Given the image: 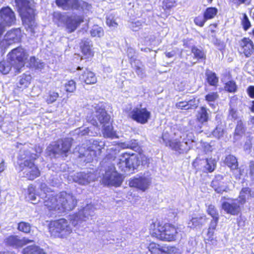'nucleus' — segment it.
<instances>
[{"mask_svg": "<svg viewBox=\"0 0 254 254\" xmlns=\"http://www.w3.org/2000/svg\"><path fill=\"white\" fill-rule=\"evenodd\" d=\"M43 203L45 209L53 214L73 210L76 200L72 194L63 191L58 195H46Z\"/></svg>", "mask_w": 254, "mask_h": 254, "instance_id": "1", "label": "nucleus"}, {"mask_svg": "<svg viewBox=\"0 0 254 254\" xmlns=\"http://www.w3.org/2000/svg\"><path fill=\"white\" fill-rule=\"evenodd\" d=\"M179 228L177 226L156 219L152 221L149 228L151 236L162 242L175 241L178 237Z\"/></svg>", "mask_w": 254, "mask_h": 254, "instance_id": "2", "label": "nucleus"}, {"mask_svg": "<svg viewBox=\"0 0 254 254\" xmlns=\"http://www.w3.org/2000/svg\"><path fill=\"white\" fill-rule=\"evenodd\" d=\"M38 155L28 150H24L18 157L20 171L23 172V177L28 180L33 181L41 175L40 171L35 161L38 158Z\"/></svg>", "mask_w": 254, "mask_h": 254, "instance_id": "3", "label": "nucleus"}, {"mask_svg": "<svg viewBox=\"0 0 254 254\" xmlns=\"http://www.w3.org/2000/svg\"><path fill=\"white\" fill-rule=\"evenodd\" d=\"M149 158L142 153H134L128 152L123 153L119 159L117 165L122 171L127 169L134 170L140 166H148Z\"/></svg>", "mask_w": 254, "mask_h": 254, "instance_id": "4", "label": "nucleus"}, {"mask_svg": "<svg viewBox=\"0 0 254 254\" xmlns=\"http://www.w3.org/2000/svg\"><path fill=\"white\" fill-rule=\"evenodd\" d=\"M53 21L59 27L64 26L68 33L74 32L84 21L83 15L73 13L66 15L61 12H54L53 14Z\"/></svg>", "mask_w": 254, "mask_h": 254, "instance_id": "5", "label": "nucleus"}, {"mask_svg": "<svg viewBox=\"0 0 254 254\" xmlns=\"http://www.w3.org/2000/svg\"><path fill=\"white\" fill-rule=\"evenodd\" d=\"M23 25L31 31L36 26L35 9L33 7L29 0H15Z\"/></svg>", "mask_w": 254, "mask_h": 254, "instance_id": "6", "label": "nucleus"}, {"mask_svg": "<svg viewBox=\"0 0 254 254\" xmlns=\"http://www.w3.org/2000/svg\"><path fill=\"white\" fill-rule=\"evenodd\" d=\"M48 227L51 235L54 237L63 238L72 232L70 225L65 218L51 220Z\"/></svg>", "mask_w": 254, "mask_h": 254, "instance_id": "7", "label": "nucleus"}, {"mask_svg": "<svg viewBox=\"0 0 254 254\" xmlns=\"http://www.w3.org/2000/svg\"><path fill=\"white\" fill-rule=\"evenodd\" d=\"M7 56L8 60L13 64L15 73H20L28 58L26 51L21 47H17L11 50Z\"/></svg>", "mask_w": 254, "mask_h": 254, "instance_id": "8", "label": "nucleus"}, {"mask_svg": "<svg viewBox=\"0 0 254 254\" xmlns=\"http://www.w3.org/2000/svg\"><path fill=\"white\" fill-rule=\"evenodd\" d=\"M105 143L101 140H89L87 143L86 148L83 153H80V158H84L83 161L86 163L92 162L93 159L100 155L104 148Z\"/></svg>", "mask_w": 254, "mask_h": 254, "instance_id": "9", "label": "nucleus"}, {"mask_svg": "<svg viewBox=\"0 0 254 254\" xmlns=\"http://www.w3.org/2000/svg\"><path fill=\"white\" fill-rule=\"evenodd\" d=\"M57 5L64 10L69 8L86 13L92 9L91 3L83 0H55Z\"/></svg>", "mask_w": 254, "mask_h": 254, "instance_id": "10", "label": "nucleus"}, {"mask_svg": "<svg viewBox=\"0 0 254 254\" xmlns=\"http://www.w3.org/2000/svg\"><path fill=\"white\" fill-rule=\"evenodd\" d=\"M147 249L150 254H181L175 246L162 245L154 241L148 244Z\"/></svg>", "mask_w": 254, "mask_h": 254, "instance_id": "11", "label": "nucleus"}, {"mask_svg": "<svg viewBox=\"0 0 254 254\" xmlns=\"http://www.w3.org/2000/svg\"><path fill=\"white\" fill-rule=\"evenodd\" d=\"M102 181L105 185L107 186L120 187L123 182V179L115 167L108 168L105 172L103 177Z\"/></svg>", "mask_w": 254, "mask_h": 254, "instance_id": "12", "label": "nucleus"}, {"mask_svg": "<svg viewBox=\"0 0 254 254\" xmlns=\"http://www.w3.org/2000/svg\"><path fill=\"white\" fill-rule=\"evenodd\" d=\"M79 49L81 58L86 61H91L94 57V48L91 41L88 39H83L79 43Z\"/></svg>", "mask_w": 254, "mask_h": 254, "instance_id": "13", "label": "nucleus"}, {"mask_svg": "<svg viewBox=\"0 0 254 254\" xmlns=\"http://www.w3.org/2000/svg\"><path fill=\"white\" fill-rule=\"evenodd\" d=\"M151 114L145 107H135L130 112L129 117L133 121L140 124H145L151 118Z\"/></svg>", "mask_w": 254, "mask_h": 254, "instance_id": "14", "label": "nucleus"}, {"mask_svg": "<svg viewBox=\"0 0 254 254\" xmlns=\"http://www.w3.org/2000/svg\"><path fill=\"white\" fill-rule=\"evenodd\" d=\"M237 50L240 55L250 58L254 54V43L249 37H243L239 41Z\"/></svg>", "mask_w": 254, "mask_h": 254, "instance_id": "15", "label": "nucleus"}, {"mask_svg": "<svg viewBox=\"0 0 254 254\" xmlns=\"http://www.w3.org/2000/svg\"><path fill=\"white\" fill-rule=\"evenodd\" d=\"M95 114L92 115L90 122L96 127L98 126V122L101 125L108 124L110 122V117L104 108L96 106L95 107Z\"/></svg>", "mask_w": 254, "mask_h": 254, "instance_id": "16", "label": "nucleus"}, {"mask_svg": "<svg viewBox=\"0 0 254 254\" xmlns=\"http://www.w3.org/2000/svg\"><path fill=\"white\" fill-rule=\"evenodd\" d=\"M0 22L5 27H10L15 24L16 15L13 10L8 6L2 7L0 9Z\"/></svg>", "mask_w": 254, "mask_h": 254, "instance_id": "17", "label": "nucleus"}, {"mask_svg": "<svg viewBox=\"0 0 254 254\" xmlns=\"http://www.w3.org/2000/svg\"><path fill=\"white\" fill-rule=\"evenodd\" d=\"M231 202L223 201L221 204L222 209L227 213L237 216L242 213V207L237 199L229 198Z\"/></svg>", "mask_w": 254, "mask_h": 254, "instance_id": "18", "label": "nucleus"}, {"mask_svg": "<svg viewBox=\"0 0 254 254\" xmlns=\"http://www.w3.org/2000/svg\"><path fill=\"white\" fill-rule=\"evenodd\" d=\"M151 183L150 179L144 176H139L130 179L128 184L130 187L145 191L148 189Z\"/></svg>", "mask_w": 254, "mask_h": 254, "instance_id": "19", "label": "nucleus"}, {"mask_svg": "<svg viewBox=\"0 0 254 254\" xmlns=\"http://www.w3.org/2000/svg\"><path fill=\"white\" fill-rule=\"evenodd\" d=\"M206 212L213 218L210 222L207 232V235L209 237H211L213 236L214 231L217 226L219 220V213L216 207L212 204L208 205Z\"/></svg>", "mask_w": 254, "mask_h": 254, "instance_id": "20", "label": "nucleus"}, {"mask_svg": "<svg viewBox=\"0 0 254 254\" xmlns=\"http://www.w3.org/2000/svg\"><path fill=\"white\" fill-rule=\"evenodd\" d=\"M33 241V240L25 237L19 239L18 236L11 235L5 238L3 243L6 246L18 248L32 243Z\"/></svg>", "mask_w": 254, "mask_h": 254, "instance_id": "21", "label": "nucleus"}, {"mask_svg": "<svg viewBox=\"0 0 254 254\" xmlns=\"http://www.w3.org/2000/svg\"><path fill=\"white\" fill-rule=\"evenodd\" d=\"M22 37V34L20 28H12L6 32L4 36V40L8 45H12L20 43Z\"/></svg>", "mask_w": 254, "mask_h": 254, "instance_id": "22", "label": "nucleus"}, {"mask_svg": "<svg viewBox=\"0 0 254 254\" xmlns=\"http://www.w3.org/2000/svg\"><path fill=\"white\" fill-rule=\"evenodd\" d=\"M211 186L217 193H222L227 190L226 183L224 181V177L221 175L215 176L211 181Z\"/></svg>", "mask_w": 254, "mask_h": 254, "instance_id": "23", "label": "nucleus"}, {"mask_svg": "<svg viewBox=\"0 0 254 254\" xmlns=\"http://www.w3.org/2000/svg\"><path fill=\"white\" fill-rule=\"evenodd\" d=\"M79 78L86 84H94L97 81L95 73L87 68L80 75Z\"/></svg>", "mask_w": 254, "mask_h": 254, "instance_id": "24", "label": "nucleus"}, {"mask_svg": "<svg viewBox=\"0 0 254 254\" xmlns=\"http://www.w3.org/2000/svg\"><path fill=\"white\" fill-rule=\"evenodd\" d=\"M176 107L182 110H195L197 108L195 98L190 99L188 101H182L176 103Z\"/></svg>", "mask_w": 254, "mask_h": 254, "instance_id": "25", "label": "nucleus"}, {"mask_svg": "<svg viewBox=\"0 0 254 254\" xmlns=\"http://www.w3.org/2000/svg\"><path fill=\"white\" fill-rule=\"evenodd\" d=\"M32 77L29 74H23L20 77L16 89L18 91H23L30 85Z\"/></svg>", "mask_w": 254, "mask_h": 254, "instance_id": "26", "label": "nucleus"}, {"mask_svg": "<svg viewBox=\"0 0 254 254\" xmlns=\"http://www.w3.org/2000/svg\"><path fill=\"white\" fill-rule=\"evenodd\" d=\"M163 141L166 146L170 147L172 150L178 152L179 153H183L184 149L183 148L182 142L177 139H169L166 141L163 139Z\"/></svg>", "mask_w": 254, "mask_h": 254, "instance_id": "27", "label": "nucleus"}, {"mask_svg": "<svg viewBox=\"0 0 254 254\" xmlns=\"http://www.w3.org/2000/svg\"><path fill=\"white\" fill-rule=\"evenodd\" d=\"M72 142L68 138H65L62 140L60 144V155L63 157H66L70 151Z\"/></svg>", "mask_w": 254, "mask_h": 254, "instance_id": "28", "label": "nucleus"}, {"mask_svg": "<svg viewBox=\"0 0 254 254\" xmlns=\"http://www.w3.org/2000/svg\"><path fill=\"white\" fill-rule=\"evenodd\" d=\"M254 197V193L251 189L248 187H244L241 189L239 195V203L242 205L244 204L247 199Z\"/></svg>", "mask_w": 254, "mask_h": 254, "instance_id": "29", "label": "nucleus"}, {"mask_svg": "<svg viewBox=\"0 0 254 254\" xmlns=\"http://www.w3.org/2000/svg\"><path fill=\"white\" fill-rule=\"evenodd\" d=\"M209 109L205 106H201L196 115V120L199 123L203 124L207 122L209 119Z\"/></svg>", "mask_w": 254, "mask_h": 254, "instance_id": "30", "label": "nucleus"}, {"mask_svg": "<svg viewBox=\"0 0 254 254\" xmlns=\"http://www.w3.org/2000/svg\"><path fill=\"white\" fill-rule=\"evenodd\" d=\"M224 164L231 170H237L239 163L237 158L234 155L229 154L227 155L224 160Z\"/></svg>", "mask_w": 254, "mask_h": 254, "instance_id": "31", "label": "nucleus"}, {"mask_svg": "<svg viewBox=\"0 0 254 254\" xmlns=\"http://www.w3.org/2000/svg\"><path fill=\"white\" fill-rule=\"evenodd\" d=\"M60 97L59 93L54 90L48 91L44 96L45 102L48 104L55 103Z\"/></svg>", "mask_w": 254, "mask_h": 254, "instance_id": "32", "label": "nucleus"}, {"mask_svg": "<svg viewBox=\"0 0 254 254\" xmlns=\"http://www.w3.org/2000/svg\"><path fill=\"white\" fill-rule=\"evenodd\" d=\"M102 133L104 137L114 138L117 137L116 132L113 130V127L110 123L102 125Z\"/></svg>", "mask_w": 254, "mask_h": 254, "instance_id": "33", "label": "nucleus"}, {"mask_svg": "<svg viewBox=\"0 0 254 254\" xmlns=\"http://www.w3.org/2000/svg\"><path fill=\"white\" fill-rule=\"evenodd\" d=\"M203 160L204 161L203 166L204 168H206L205 169H203L204 173H209L213 172L216 167V162L214 159L212 158H204Z\"/></svg>", "mask_w": 254, "mask_h": 254, "instance_id": "34", "label": "nucleus"}, {"mask_svg": "<svg viewBox=\"0 0 254 254\" xmlns=\"http://www.w3.org/2000/svg\"><path fill=\"white\" fill-rule=\"evenodd\" d=\"M191 52L193 55V58L198 61H204L206 59L205 52L202 49H199L197 47L193 46L191 48Z\"/></svg>", "mask_w": 254, "mask_h": 254, "instance_id": "35", "label": "nucleus"}, {"mask_svg": "<svg viewBox=\"0 0 254 254\" xmlns=\"http://www.w3.org/2000/svg\"><path fill=\"white\" fill-rule=\"evenodd\" d=\"M13 64L11 62L6 60L0 61V72L2 74H7L11 70Z\"/></svg>", "mask_w": 254, "mask_h": 254, "instance_id": "36", "label": "nucleus"}, {"mask_svg": "<svg viewBox=\"0 0 254 254\" xmlns=\"http://www.w3.org/2000/svg\"><path fill=\"white\" fill-rule=\"evenodd\" d=\"M22 254H46V253L39 247L31 245L23 249Z\"/></svg>", "mask_w": 254, "mask_h": 254, "instance_id": "37", "label": "nucleus"}, {"mask_svg": "<svg viewBox=\"0 0 254 254\" xmlns=\"http://www.w3.org/2000/svg\"><path fill=\"white\" fill-rule=\"evenodd\" d=\"M238 85L233 79H230L224 84V89L228 93H234L238 91Z\"/></svg>", "mask_w": 254, "mask_h": 254, "instance_id": "38", "label": "nucleus"}, {"mask_svg": "<svg viewBox=\"0 0 254 254\" xmlns=\"http://www.w3.org/2000/svg\"><path fill=\"white\" fill-rule=\"evenodd\" d=\"M206 80L210 86L217 87L218 86L219 78L214 72L206 73Z\"/></svg>", "mask_w": 254, "mask_h": 254, "instance_id": "39", "label": "nucleus"}, {"mask_svg": "<svg viewBox=\"0 0 254 254\" xmlns=\"http://www.w3.org/2000/svg\"><path fill=\"white\" fill-rule=\"evenodd\" d=\"M218 13V9L216 7H208L203 11V13L207 20L214 18Z\"/></svg>", "mask_w": 254, "mask_h": 254, "instance_id": "40", "label": "nucleus"}, {"mask_svg": "<svg viewBox=\"0 0 254 254\" xmlns=\"http://www.w3.org/2000/svg\"><path fill=\"white\" fill-rule=\"evenodd\" d=\"M60 144L55 142L54 144H50L47 147V151L49 155L53 156L56 158L57 157V155H60Z\"/></svg>", "mask_w": 254, "mask_h": 254, "instance_id": "41", "label": "nucleus"}, {"mask_svg": "<svg viewBox=\"0 0 254 254\" xmlns=\"http://www.w3.org/2000/svg\"><path fill=\"white\" fill-rule=\"evenodd\" d=\"M204 158H200L197 157L192 162V166L195 170L196 172H202L203 173V169L206 168H204Z\"/></svg>", "mask_w": 254, "mask_h": 254, "instance_id": "42", "label": "nucleus"}, {"mask_svg": "<svg viewBox=\"0 0 254 254\" xmlns=\"http://www.w3.org/2000/svg\"><path fill=\"white\" fill-rule=\"evenodd\" d=\"M90 33L92 37H101L104 35V30L97 25H94L90 31Z\"/></svg>", "mask_w": 254, "mask_h": 254, "instance_id": "43", "label": "nucleus"}, {"mask_svg": "<svg viewBox=\"0 0 254 254\" xmlns=\"http://www.w3.org/2000/svg\"><path fill=\"white\" fill-rule=\"evenodd\" d=\"M64 90L67 93H73L75 91L76 89V83L73 79H70L64 85Z\"/></svg>", "mask_w": 254, "mask_h": 254, "instance_id": "44", "label": "nucleus"}, {"mask_svg": "<svg viewBox=\"0 0 254 254\" xmlns=\"http://www.w3.org/2000/svg\"><path fill=\"white\" fill-rule=\"evenodd\" d=\"M17 229L24 233L28 234L31 231V226L28 222L21 221L18 223Z\"/></svg>", "mask_w": 254, "mask_h": 254, "instance_id": "45", "label": "nucleus"}, {"mask_svg": "<svg viewBox=\"0 0 254 254\" xmlns=\"http://www.w3.org/2000/svg\"><path fill=\"white\" fill-rule=\"evenodd\" d=\"M246 131V127H245L244 124H243L242 120H239L237 122L235 132L234 135L237 136H241L242 134H244Z\"/></svg>", "mask_w": 254, "mask_h": 254, "instance_id": "46", "label": "nucleus"}, {"mask_svg": "<svg viewBox=\"0 0 254 254\" xmlns=\"http://www.w3.org/2000/svg\"><path fill=\"white\" fill-rule=\"evenodd\" d=\"M177 4L176 0H163L162 7L165 10H170Z\"/></svg>", "mask_w": 254, "mask_h": 254, "instance_id": "47", "label": "nucleus"}, {"mask_svg": "<svg viewBox=\"0 0 254 254\" xmlns=\"http://www.w3.org/2000/svg\"><path fill=\"white\" fill-rule=\"evenodd\" d=\"M202 220V217H192L191 219L190 220L189 224L190 225V227L193 228L201 226L203 225Z\"/></svg>", "mask_w": 254, "mask_h": 254, "instance_id": "48", "label": "nucleus"}, {"mask_svg": "<svg viewBox=\"0 0 254 254\" xmlns=\"http://www.w3.org/2000/svg\"><path fill=\"white\" fill-rule=\"evenodd\" d=\"M207 19L205 18V16L203 14L202 15H198V16L194 17L193 19V22L194 24L200 27H202L206 22L207 21Z\"/></svg>", "mask_w": 254, "mask_h": 254, "instance_id": "49", "label": "nucleus"}, {"mask_svg": "<svg viewBox=\"0 0 254 254\" xmlns=\"http://www.w3.org/2000/svg\"><path fill=\"white\" fill-rule=\"evenodd\" d=\"M243 16L241 23L243 29L245 31H247L251 27V23L246 13H243Z\"/></svg>", "mask_w": 254, "mask_h": 254, "instance_id": "50", "label": "nucleus"}, {"mask_svg": "<svg viewBox=\"0 0 254 254\" xmlns=\"http://www.w3.org/2000/svg\"><path fill=\"white\" fill-rule=\"evenodd\" d=\"M219 98V94L217 92H209L205 96V100L208 103L215 102Z\"/></svg>", "mask_w": 254, "mask_h": 254, "instance_id": "51", "label": "nucleus"}, {"mask_svg": "<svg viewBox=\"0 0 254 254\" xmlns=\"http://www.w3.org/2000/svg\"><path fill=\"white\" fill-rule=\"evenodd\" d=\"M224 133V129L220 126H216L212 132L213 135L218 139L223 137Z\"/></svg>", "mask_w": 254, "mask_h": 254, "instance_id": "52", "label": "nucleus"}, {"mask_svg": "<svg viewBox=\"0 0 254 254\" xmlns=\"http://www.w3.org/2000/svg\"><path fill=\"white\" fill-rule=\"evenodd\" d=\"M106 24L109 27H117L118 23L115 21L113 16H109L106 17Z\"/></svg>", "mask_w": 254, "mask_h": 254, "instance_id": "53", "label": "nucleus"}, {"mask_svg": "<svg viewBox=\"0 0 254 254\" xmlns=\"http://www.w3.org/2000/svg\"><path fill=\"white\" fill-rule=\"evenodd\" d=\"M249 175L252 181H254V161H251L249 165Z\"/></svg>", "mask_w": 254, "mask_h": 254, "instance_id": "54", "label": "nucleus"}, {"mask_svg": "<svg viewBox=\"0 0 254 254\" xmlns=\"http://www.w3.org/2000/svg\"><path fill=\"white\" fill-rule=\"evenodd\" d=\"M229 116L231 117L233 119L236 120L238 119L237 111L234 108H230L229 110Z\"/></svg>", "mask_w": 254, "mask_h": 254, "instance_id": "55", "label": "nucleus"}, {"mask_svg": "<svg viewBox=\"0 0 254 254\" xmlns=\"http://www.w3.org/2000/svg\"><path fill=\"white\" fill-rule=\"evenodd\" d=\"M247 93L251 98H254V86L250 85L247 89Z\"/></svg>", "mask_w": 254, "mask_h": 254, "instance_id": "56", "label": "nucleus"}, {"mask_svg": "<svg viewBox=\"0 0 254 254\" xmlns=\"http://www.w3.org/2000/svg\"><path fill=\"white\" fill-rule=\"evenodd\" d=\"M217 26L218 24L217 23H210L208 26L210 33L212 34H215L216 32V29L217 28Z\"/></svg>", "mask_w": 254, "mask_h": 254, "instance_id": "57", "label": "nucleus"}, {"mask_svg": "<svg viewBox=\"0 0 254 254\" xmlns=\"http://www.w3.org/2000/svg\"><path fill=\"white\" fill-rule=\"evenodd\" d=\"M214 45L220 48V49H223L225 47V44L223 42L221 41L218 39H216L214 42Z\"/></svg>", "mask_w": 254, "mask_h": 254, "instance_id": "58", "label": "nucleus"}, {"mask_svg": "<svg viewBox=\"0 0 254 254\" xmlns=\"http://www.w3.org/2000/svg\"><path fill=\"white\" fill-rule=\"evenodd\" d=\"M28 195L35 194V187L33 185H30L27 188Z\"/></svg>", "mask_w": 254, "mask_h": 254, "instance_id": "59", "label": "nucleus"}, {"mask_svg": "<svg viewBox=\"0 0 254 254\" xmlns=\"http://www.w3.org/2000/svg\"><path fill=\"white\" fill-rule=\"evenodd\" d=\"M5 163L3 159L0 158V173L5 170Z\"/></svg>", "mask_w": 254, "mask_h": 254, "instance_id": "60", "label": "nucleus"}, {"mask_svg": "<svg viewBox=\"0 0 254 254\" xmlns=\"http://www.w3.org/2000/svg\"><path fill=\"white\" fill-rule=\"evenodd\" d=\"M5 26L3 24L0 22V38L2 36L5 31Z\"/></svg>", "mask_w": 254, "mask_h": 254, "instance_id": "61", "label": "nucleus"}, {"mask_svg": "<svg viewBox=\"0 0 254 254\" xmlns=\"http://www.w3.org/2000/svg\"><path fill=\"white\" fill-rule=\"evenodd\" d=\"M237 223L239 226H244L245 225V221L242 218L237 219Z\"/></svg>", "mask_w": 254, "mask_h": 254, "instance_id": "62", "label": "nucleus"}, {"mask_svg": "<svg viewBox=\"0 0 254 254\" xmlns=\"http://www.w3.org/2000/svg\"><path fill=\"white\" fill-rule=\"evenodd\" d=\"M135 71L137 75L142 73V69L139 66H136L135 67Z\"/></svg>", "mask_w": 254, "mask_h": 254, "instance_id": "63", "label": "nucleus"}, {"mask_svg": "<svg viewBox=\"0 0 254 254\" xmlns=\"http://www.w3.org/2000/svg\"><path fill=\"white\" fill-rule=\"evenodd\" d=\"M249 109L252 113H254V100L252 101Z\"/></svg>", "mask_w": 254, "mask_h": 254, "instance_id": "64", "label": "nucleus"}]
</instances>
